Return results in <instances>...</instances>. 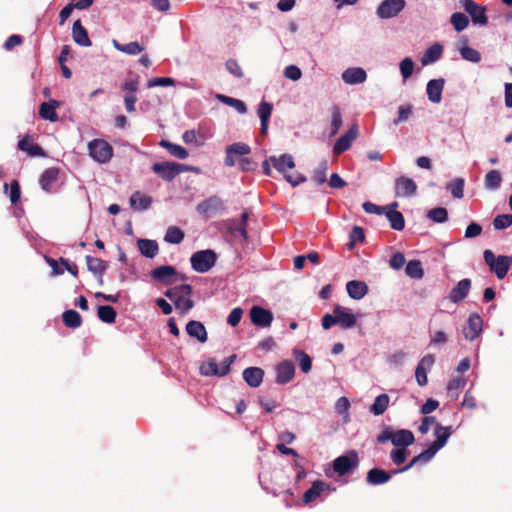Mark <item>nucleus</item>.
Listing matches in <instances>:
<instances>
[{"instance_id":"obj_1","label":"nucleus","mask_w":512,"mask_h":512,"mask_svg":"<svg viewBox=\"0 0 512 512\" xmlns=\"http://www.w3.org/2000/svg\"><path fill=\"white\" fill-rule=\"evenodd\" d=\"M451 434V427L442 426L439 424L436 425L434 430V436L436 438L435 441L425 451L415 456L407 466L399 470H395L392 474L405 472L418 463L429 462L436 455V453L446 445Z\"/></svg>"},{"instance_id":"obj_2","label":"nucleus","mask_w":512,"mask_h":512,"mask_svg":"<svg viewBox=\"0 0 512 512\" xmlns=\"http://www.w3.org/2000/svg\"><path fill=\"white\" fill-rule=\"evenodd\" d=\"M191 294L192 287L188 284L172 287L165 292V296L174 303L175 308L181 314H185L193 308L194 303L191 299Z\"/></svg>"},{"instance_id":"obj_3","label":"nucleus","mask_w":512,"mask_h":512,"mask_svg":"<svg viewBox=\"0 0 512 512\" xmlns=\"http://www.w3.org/2000/svg\"><path fill=\"white\" fill-rule=\"evenodd\" d=\"M270 161L273 167L279 173L283 174L286 181L289 182L292 186L295 187L306 180V178L300 174H288V172L295 167L294 159L290 154H282L278 157L271 156Z\"/></svg>"},{"instance_id":"obj_4","label":"nucleus","mask_w":512,"mask_h":512,"mask_svg":"<svg viewBox=\"0 0 512 512\" xmlns=\"http://www.w3.org/2000/svg\"><path fill=\"white\" fill-rule=\"evenodd\" d=\"M414 440V435L410 430L399 429L394 431L389 427L383 429V431L377 436L378 443L391 441V443L397 448H407L414 443Z\"/></svg>"},{"instance_id":"obj_5","label":"nucleus","mask_w":512,"mask_h":512,"mask_svg":"<svg viewBox=\"0 0 512 512\" xmlns=\"http://www.w3.org/2000/svg\"><path fill=\"white\" fill-rule=\"evenodd\" d=\"M485 263L489 266L490 270L495 273L499 280H502L507 275L512 264V256H498L491 250L483 252Z\"/></svg>"},{"instance_id":"obj_6","label":"nucleus","mask_w":512,"mask_h":512,"mask_svg":"<svg viewBox=\"0 0 512 512\" xmlns=\"http://www.w3.org/2000/svg\"><path fill=\"white\" fill-rule=\"evenodd\" d=\"M88 153L95 162L105 164L113 157V147L104 139H94L88 143Z\"/></svg>"},{"instance_id":"obj_7","label":"nucleus","mask_w":512,"mask_h":512,"mask_svg":"<svg viewBox=\"0 0 512 512\" xmlns=\"http://www.w3.org/2000/svg\"><path fill=\"white\" fill-rule=\"evenodd\" d=\"M217 261V254L210 249L200 250L192 254L190 263L194 271L205 273L209 271Z\"/></svg>"},{"instance_id":"obj_8","label":"nucleus","mask_w":512,"mask_h":512,"mask_svg":"<svg viewBox=\"0 0 512 512\" xmlns=\"http://www.w3.org/2000/svg\"><path fill=\"white\" fill-rule=\"evenodd\" d=\"M235 356L225 358L221 363H217L214 358H209L200 366V373L204 376L222 377L229 373L230 366L234 362Z\"/></svg>"},{"instance_id":"obj_9","label":"nucleus","mask_w":512,"mask_h":512,"mask_svg":"<svg viewBox=\"0 0 512 512\" xmlns=\"http://www.w3.org/2000/svg\"><path fill=\"white\" fill-rule=\"evenodd\" d=\"M358 464V454L352 450L333 461V470L338 476H344L356 469Z\"/></svg>"},{"instance_id":"obj_10","label":"nucleus","mask_w":512,"mask_h":512,"mask_svg":"<svg viewBox=\"0 0 512 512\" xmlns=\"http://www.w3.org/2000/svg\"><path fill=\"white\" fill-rule=\"evenodd\" d=\"M152 170L166 181H172L179 173L189 171L184 165L175 162H159L152 166Z\"/></svg>"},{"instance_id":"obj_11","label":"nucleus","mask_w":512,"mask_h":512,"mask_svg":"<svg viewBox=\"0 0 512 512\" xmlns=\"http://www.w3.org/2000/svg\"><path fill=\"white\" fill-rule=\"evenodd\" d=\"M405 4V0H384L379 4L376 14L381 19L396 17L404 9Z\"/></svg>"},{"instance_id":"obj_12","label":"nucleus","mask_w":512,"mask_h":512,"mask_svg":"<svg viewBox=\"0 0 512 512\" xmlns=\"http://www.w3.org/2000/svg\"><path fill=\"white\" fill-rule=\"evenodd\" d=\"M251 152L249 145L243 142H236L226 147L224 163L228 167H233L240 157Z\"/></svg>"},{"instance_id":"obj_13","label":"nucleus","mask_w":512,"mask_h":512,"mask_svg":"<svg viewBox=\"0 0 512 512\" xmlns=\"http://www.w3.org/2000/svg\"><path fill=\"white\" fill-rule=\"evenodd\" d=\"M483 330V320L478 313H471L463 327L462 333L465 339L473 341L478 338Z\"/></svg>"},{"instance_id":"obj_14","label":"nucleus","mask_w":512,"mask_h":512,"mask_svg":"<svg viewBox=\"0 0 512 512\" xmlns=\"http://www.w3.org/2000/svg\"><path fill=\"white\" fill-rule=\"evenodd\" d=\"M334 314L337 315L338 325L342 329H352L357 323V315H355L351 309L336 305L334 307Z\"/></svg>"},{"instance_id":"obj_15","label":"nucleus","mask_w":512,"mask_h":512,"mask_svg":"<svg viewBox=\"0 0 512 512\" xmlns=\"http://www.w3.org/2000/svg\"><path fill=\"white\" fill-rule=\"evenodd\" d=\"M251 322L258 327H269L273 321V314L260 306H253L250 310Z\"/></svg>"},{"instance_id":"obj_16","label":"nucleus","mask_w":512,"mask_h":512,"mask_svg":"<svg viewBox=\"0 0 512 512\" xmlns=\"http://www.w3.org/2000/svg\"><path fill=\"white\" fill-rule=\"evenodd\" d=\"M276 383L280 385L287 384L295 376V366L292 361L284 360L280 362L276 368Z\"/></svg>"},{"instance_id":"obj_17","label":"nucleus","mask_w":512,"mask_h":512,"mask_svg":"<svg viewBox=\"0 0 512 512\" xmlns=\"http://www.w3.org/2000/svg\"><path fill=\"white\" fill-rule=\"evenodd\" d=\"M358 133V126L356 124L352 125L348 131L335 142L333 152L338 155L348 150L352 142L357 138Z\"/></svg>"},{"instance_id":"obj_18","label":"nucleus","mask_w":512,"mask_h":512,"mask_svg":"<svg viewBox=\"0 0 512 512\" xmlns=\"http://www.w3.org/2000/svg\"><path fill=\"white\" fill-rule=\"evenodd\" d=\"M341 79L347 85H358L367 80V73L361 67H351L342 72Z\"/></svg>"},{"instance_id":"obj_19","label":"nucleus","mask_w":512,"mask_h":512,"mask_svg":"<svg viewBox=\"0 0 512 512\" xmlns=\"http://www.w3.org/2000/svg\"><path fill=\"white\" fill-rule=\"evenodd\" d=\"M417 189L416 183L407 177H399L395 181V194L398 197H408L415 194Z\"/></svg>"},{"instance_id":"obj_20","label":"nucleus","mask_w":512,"mask_h":512,"mask_svg":"<svg viewBox=\"0 0 512 512\" xmlns=\"http://www.w3.org/2000/svg\"><path fill=\"white\" fill-rule=\"evenodd\" d=\"M445 81L442 78L432 79L427 83L426 93L429 101L432 103L438 104L442 100V92L444 88Z\"/></svg>"},{"instance_id":"obj_21","label":"nucleus","mask_w":512,"mask_h":512,"mask_svg":"<svg viewBox=\"0 0 512 512\" xmlns=\"http://www.w3.org/2000/svg\"><path fill=\"white\" fill-rule=\"evenodd\" d=\"M471 281L470 279L460 280L450 291L449 299L453 303H459L465 299L470 291Z\"/></svg>"},{"instance_id":"obj_22","label":"nucleus","mask_w":512,"mask_h":512,"mask_svg":"<svg viewBox=\"0 0 512 512\" xmlns=\"http://www.w3.org/2000/svg\"><path fill=\"white\" fill-rule=\"evenodd\" d=\"M346 291L350 298L361 300L368 294L369 288L364 281L352 280L346 283Z\"/></svg>"},{"instance_id":"obj_23","label":"nucleus","mask_w":512,"mask_h":512,"mask_svg":"<svg viewBox=\"0 0 512 512\" xmlns=\"http://www.w3.org/2000/svg\"><path fill=\"white\" fill-rule=\"evenodd\" d=\"M72 36L74 42L82 47H90L92 45L88 32L83 27L80 20H76L73 23Z\"/></svg>"},{"instance_id":"obj_24","label":"nucleus","mask_w":512,"mask_h":512,"mask_svg":"<svg viewBox=\"0 0 512 512\" xmlns=\"http://www.w3.org/2000/svg\"><path fill=\"white\" fill-rule=\"evenodd\" d=\"M187 334L196 338L200 343H205L207 341V331L205 326L199 321H189L186 325Z\"/></svg>"},{"instance_id":"obj_25","label":"nucleus","mask_w":512,"mask_h":512,"mask_svg":"<svg viewBox=\"0 0 512 512\" xmlns=\"http://www.w3.org/2000/svg\"><path fill=\"white\" fill-rule=\"evenodd\" d=\"M59 106H60V103L54 99H51L48 102H43L40 105V109H39L40 117L45 120H49L51 122L57 121L58 115L56 113V109Z\"/></svg>"},{"instance_id":"obj_26","label":"nucleus","mask_w":512,"mask_h":512,"mask_svg":"<svg viewBox=\"0 0 512 512\" xmlns=\"http://www.w3.org/2000/svg\"><path fill=\"white\" fill-rule=\"evenodd\" d=\"M264 371L259 367H249L243 371V379L253 388L258 387L263 381Z\"/></svg>"},{"instance_id":"obj_27","label":"nucleus","mask_w":512,"mask_h":512,"mask_svg":"<svg viewBox=\"0 0 512 512\" xmlns=\"http://www.w3.org/2000/svg\"><path fill=\"white\" fill-rule=\"evenodd\" d=\"M151 275L155 280L161 281L166 284H171L173 283L172 277L176 275V270L173 266L164 265L155 268L152 271Z\"/></svg>"},{"instance_id":"obj_28","label":"nucleus","mask_w":512,"mask_h":512,"mask_svg":"<svg viewBox=\"0 0 512 512\" xmlns=\"http://www.w3.org/2000/svg\"><path fill=\"white\" fill-rule=\"evenodd\" d=\"M328 488V484L323 481H314L311 487L304 493L303 501L308 504L315 501L322 492H324Z\"/></svg>"},{"instance_id":"obj_29","label":"nucleus","mask_w":512,"mask_h":512,"mask_svg":"<svg viewBox=\"0 0 512 512\" xmlns=\"http://www.w3.org/2000/svg\"><path fill=\"white\" fill-rule=\"evenodd\" d=\"M386 208L383 214L388 219L390 227L397 231L403 230L405 226L403 215L399 211L392 209L391 206H386Z\"/></svg>"},{"instance_id":"obj_30","label":"nucleus","mask_w":512,"mask_h":512,"mask_svg":"<svg viewBox=\"0 0 512 512\" xmlns=\"http://www.w3.org/2000/svg\"><path fill=\"white\" fill-rule=\"evenodd\" d=\"M137 246L140 253L147 258H154L158 254V244L155 240L138 239Z\"/></svg>"},{"instance_id":"obj_31","label":"nucleus","mask_w":512,"mask_h":512,"mask_svg":"<svg viewBox=\"0 0 512 512\" xmlns=\"http://www.w3.org/2000/svg\"><path fill=\"white\" fill-rule=\"evenodd\" d=\"M112 45L116 50L128 55L140 54L145 49V47L137 41L130 42L127 44H121L117 40L113 39Z\"/></svg>"},{"instance_id":"obj_32","label":"nucleus","mask_w":512,"mask_h":512,"mask_svg":"<svg viewBox=\"0 0 512 512\" xmlns=\"http://www.w3.org/2000/svg\"><path fill=\"white\" fill-rule=\"evenodd\" d=\"M443 53V46L439 43L431 45L424 53L421 62L423 65H429L438 61Z\"/></svg>"},{"instance_id":"obj_33","label":"nucleus","mask_w":512,"mask_h":512,"mask_svg":"<svg viewBox=\"0 0 512 512\" xmlns=\"http://www.w3.org/2000/svg\"><path fill=\"white\" fill-rule=\"evenodd\" d=\"M152 202L151 197L139 191L132 194L130 197V205L133 209L143 211L150 207Z\"/></svg>"},{"instance_id":"obj_34","label":"nucleus","mask_w":512,"mask_h":512,"mask_svg":"<svg viewBox=\"0 0 512 512\" xmlns=\"http://www.w3.org/2000/svg\"><path fill=\"white\" fill-rule=\"evenodd\" d=\"M392 474L379 468H373L367 473V482L371 485H380L388 482Z\"/></svg>"},{"instance_id":"obj_35","label":"nucleus","mask_w":512,"mask_h":512,"mask_svg":"<svg viewBox=\"0 0 512 512\" xmlns=\"http://www.w3.org/2000/svg\"><path fill=\"white\" fill-rule=\"evenodd\" d=\"M390 403V397L388 394H380L378 395L373 404L370 406V412L375 416L382 415L388 408Z\"/></svg>"},{"instance_id":"obj_36","label":"nucleus","mask_w":512,"mask_h":512,"mask_svg":"<svg viewBox=\"0 0 512 512\" xmlns=\"http://www.w3.org/2000/svg\"><path fill=\"white\" fill-rule=\"evenodd\" d=\"M58 170L55 168L47 169L43 172L40 178V185L43 190L50 191L53 184L57 180Z\"/></svg>"},{"instance_id":"obj_37","label":"nucleus","mask_w":512,"mask_h":512,"mask_svg":"<svg viewBox=\"0 0 512 512\" xmlns=\"http://www.w3.org/2000/svg\"><path fill=\"white\" fill-rule=\"evenodd\" d=\"M293 356L297 360L301 371L305 374L310 372L312 368V360L310 356L302 350L294 349Z\"/></svg>"},{"instance_id":"obj_38","label":"nucleus","mask_w":512,"mask_h":512,"mask_svg":"<svg viewBox=\"0 0 512 512\" xmlns=\"http://www.w3.org/2000/svg\"><path fill=\"white\" fill-rule=\"evenodd\" d=\"M160 145L162 147L166 148L171 155H173L174 157H176L178 159H181V160L186 159L189 155L188 151L184 147H182L178 144H173V143H170L169 141L162 140L160 142Z\"/></svg>"},{"instance_id":"obj_39","label":"nucleus","mask_w":512,"mask_h":512,"mask_svg":"<svg viewBox=\"0 0 512 512\" xmlns=\"http://www.w3.org/2000/svg\"><path fill=\"white\" fill-rule=\"evenodd\" d=\"M342 115L340 109L337 106H334L331 109V123L329 127V136H335L342 126Z\"/></svg>"},{"instance_id":"obj_40","label":"nucleus","mask_w":512,"mask_h":512,"mask_svg":"<svg viewBox=\"0 0 512 512\" xmlns=\"http://www.w3.org/2000/svg\"><path fill=\"white\" fill-rule=\"evenodd\" d=\"M18 147L20 150L27 152L31 156H37L42 154L41 148L34 144L30 137H24L18 142Z\"/></svg>"},{"instance_id":"obj_41","label":"nucleus","mask_w":512,"mask_h":512,"mask_svg":"<svg viewBox=\"0 0 512 512\" xmlns=\"http://www.w3.org/2000/svg\"><path fill=\"white\" fill-rule=\"evenodd\" d=\"M485 188L488 190H496L502 182L501 173L498 170H491L485 175Z\"/></svg>"},{"instance_id":"obj_42","label":"nucleus","mask_w":512,"mask_h":512,"mask_svg":"<svg viewBox=\"0 0 512 512\" xmlns=\"http://www.w3.org/2000/svg\"><path fill=\"white\" fill-rule=\"evenodd\" d=\"M86 262L89 271L99 276L103 274L107 267V264L103 260L96 257L86 256Z\"/></svg>"},{"instance_id":"obj_43","label":"nucleus","mask_w":512,"mask_h":512,"mask_svg":"<svg viewBox=\"0 0 512 512\" xmlns=\"http://www.w3.org/2000/svg\"><path fill=\"white\" fill-rule=\"evenodd\" d=\"M450 23L457 32H461L468 27L469 19L465 14L456 12L451 15Z\"/></svg>"},{"instance_id":"obj_44","label":"nucleus","mask_w":512,"mask_h":512,"mask_svg":"<svg viewBox=\"0 0 512 512\" xmlns=\"http://www.w3.org/2000/svg\"><path fill=\"white\" fill-rule=\"evenodd\" d=\"M459 53H460L461 57L466 61H469L472 63H478L481 61V53L478 50H476L472 47H469L467 45H463L459 49Z\"/></svg>"},{"instance_id":"obj_45","label":"nucleus","mask_w":512,"mask_h":512,"mask_svg":"<svg viewBox=\"0 0 512 512\" xmlns=\"http://www.w3.org/2000/svg\"><path fill=\"white\" fill-rule=\"evenodd\" d=\"M63 322L67 327L78 328L81 325V316L74 310H67L63 313Z\"/></svg>"},{"instance_id":"obj_46","label":"nucleus","mask_w":512,"mask_h":512,"mask_svg":"<svg viewBox=\"0 0 512 512\" xmlns=\"http://www.w3.org/2000/svg\"><path fill=\"white\" fill-rule=\"evenodd\" d=\"M98 317L105 323H113L116 319V311L112 306L104 305L98 307Z\"/></svg>"},{"instance_id":"obj_47","label":"nucleus","mask_w":512,"mask_h":512,"mask_svg":"<svg viewBox=\"0 0 512 512\" xmlns=\"http://www.w3.org/2000/svg\"><path fill=\"white\" fill-rule=\"evenodd\" d=\"M406 274L414 279H421L424 275L421 263L418 260H412L408 262L405 268Z\"/></svg>"},{"instance_id":"obj_48","label":"nucleus","mask_w":512,"mask_h":512,"mask_svg":"<svg viewBox=\"0 0 512 512\" xmlns=\"http://www.w3.org/2000/svg\"><path fill=\"white\" fill-rule=\"evenodd\" d=\"M184 239V233L182 230L175 226H171L167 229L164 240L171 244H179Z\"/></svg>"},{"instance_id":"obj_49","label":"nucleus","mask_w":512,"mask_h":512,"mask_svg":"<svg viewBox=\"0 0 512 512\" xmlns=\"http://www.w3.org/2000/svg\"><path fill=\"white\" fill-rule=\"evenodd\" d=\"M413 114V106L411 104H403L398 107V116L393 121L394 125L406 122Z\"/></svg>"},{"instance_id":"obj_50","label":"nucleus","mask_w":512,"mask_h":512,"mask_svg":"<svg viewBox=\"0 0 512 512\" xmlns=\"http://www.w3.org/2000/svg\"><path fill=\"white\" fill-rule=\"evenodd\" d=\"M183 141L186 144H194L195 146H202L205 139L195 130H187L183 133Z\"/></svg>"},{"instance_id":"obj_51","label":"nucleus","mask_w":512,"mask_h":512,"mask_svg":"<svg viewBox=\"0 0 512 512\" xmlns=\"http://www.w3.org/2000/svg\"><path fill=\"white\" fill-rule=\"evenodd\" d=\"M468 14L471 16L472 21L475 24L485 25L487 24V17L485 14V7L475 5V9H471Z\"/></svg>"},{"instance_id":"obj_52","label":"nucleus","mask_w":512,"mask_h":512,"mask_svg":"<svg viewBox=\"0 0 512 512\" xmlns=\"http://www.w3.org/2000/svg\"><path fill=\"white\" fill-rule=\"evenodd\" d=\"M428 219L435 223H444L448 218L447 210L443 207L431 209L427 213Z\"/></svg>"},{"instance_id":"obj_53","label":"nucleus","mask_w":512,"mask_h":512,"mask_svg":"<svg viewBox=\"0 0 512 512\" xmlns=\"http://www.w3.org/2000/svg\"><path fill=\"white\" fill-rule=\"evenodd\" d=\"M399 69L403 81H406L414 71V62L410 57H406L399 63Z\"/></svg>"},{"instance_id":"obj_54","label":"nucleus","mask_w":512,"mask_h":512,"mask_svg":"<svg viewBox=\"0 0 512 512\" xmlns=\"http://www.w3.org/2000/svg\"><path fill=\"white\" fill-rule=\"evenodd\" d=\"M327 162L326 161H323L322 163H320V165L314 170L313 172V175H312V180L317 184V185H322L323 183H325L326 179H327Z\"/></svg>"},{"instance_id":"obj_55","label":"nucleus","mask_w":512,"mask_h":512,"mask_svg":"<svg viewBox=\"0 0 512 512\" xmlns=\"http://www.w3.org/2000/svg\"><path fill=\"white\" fill-rule=\"evenodd\" d=\"M273 111V105L269 102L262 101L259 104L257 114L260 119V122H269L270 116Z\"/></svg>"},{"instance_id":"obj_56","label":"nucleus","mask_w":512,"mask_h":512,"mask_svg":"<svg viewBox=\"0 0 512 512\" xmlns=\"http://www.w3.org/2000/svg\"><path fill=\"white\" fill-rule=\"evenodd\" d=\"M447 189L451 192L452 196L455 198L463 197V189H464V180L462 178H457L454 181L447 184Z\"/></svg>"},{"instance_id":"obj_57","label":"nucleus","mask_w":512,"mask_h":512,"mask_svg":"<svg viewBox=\"0 0 512 512\" xmlns=\"http://www.w3.org/2000/svg\"><path fill=\"white\" fill-rule=\"evenodd\" d=\"M466 385V379L463 376L454 377L447 385V389L450 393L455 392V396H458L459 390L464 388Z\"/></svg>"},{"instance_id":"obj_58","label":"nucleus","mask_w":512,"mask_h":512,"mask_svg":"<svg viewBox=\"0 0 512 512\" xmlns=\"http://www.w3.org/2000/svg\"><path fill=\"white\" fill-rule=\"evenodd\" d=\"M283 75L285 78L295 82L301 79L302 71L298 66L291 64L285 67Z\"/></svg>"},{"instance_id":"obj_59","label":"nucleus","mask_w":512,"mask_h":512,"mask_svg":"<svg viewBox=\"0 0 512 512\" xmlns=\"http://www.w3.org/2000/svg\"><path fill=\"white\" fill-rule=\"evenodd\" d=\"M5 192L8 193L10 201L12 204H16L20 199V187L17 181H13L10 185V190L8 192V184H4Z\"/></svg>"},{"instance_id":"obj_60","label":"nucleus","mask_w":512,"mask_h":512,"mask_svg":"<svg viewBox=\"0 0 512 512\" xmlns=\"http://www.w3.org/2000/svg\"><path fill=\"white\" fill-rule=\"evenodd\" d=\"M493 225L496 229H505L512 225V215L502 214L495 217Z\"/></svg>"},{"instance_id":"obj_61","label":"nucleus","mask_w":512,"mask_h":512,"mask_svg":"<svg viewBox=\"0 0 512 512\" xmlns=\"http://www.w3.org/2000/svg\"><path fill=\"white\" fill-rule=\"evenodd\" d=\"M391 460L394 464L400 465L402 464L407 457V448L398 447L394 449L390 454Z\"/></svg>"},{"instance_id":"obj_62","label":"nucleus","mask_w":512,"mask_h":512,"mask_svg":"<svg viewBox=\"0 0 512 512\" xmlns=\"http://www.w3.org/2000/svg\"><path fill=\"white\" fill-rule=\"evenodd\" d=\"M175 84V81L173 78H170V77H157V78H153V79H150L148 82H147V86L149 88H152V87H158V86H173Z\"/></svg>"},{"instance_id":"obj_63","label":"nucleus","mask_w":512,"mask_h":512,"mask_svg":"<svg viewBox=\"0 0 512 512\" xmlns=\"http://www.w3.org/2000/svg\"><path fill=\"white\" fill-rule=\"evenodd\" d=\"M349 407H350V402L348 400V398L346 397H340L337 401H336V404H335V411L342 415V414H345V417H349L348 415V410H349Z\"/></svg>"},{"instance_id":"obj_64","label":"nucleus","mask_w":512,"mask_h":512,"mask_svg":"<svg viewBox=\"0 0 512 512\" xmlns=\"http://www.w3.org/2000/svg\"><path fill=\"white\" fill-rule=\"evenodd\" d=\"M227 70L237 78H241L243 76V71L238 62L234 59H230L226 62Z\"/></svg>"}]
</instances>
